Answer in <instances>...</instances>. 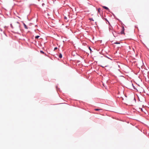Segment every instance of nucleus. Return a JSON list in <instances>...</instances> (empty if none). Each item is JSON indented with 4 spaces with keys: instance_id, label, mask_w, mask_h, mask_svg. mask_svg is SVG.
Listing matches in <instances>:
<instances>
[{
    "instance_id": "20e7f679",
    "label": "nucleus",
    "mask_w": 149,
    "mask_h": 149,
    "mask_svg": "<svg viewBox=\"0 0 149 149\" xmlns=\"http://www.w3.org/2000/svg\"><path fill=\"white\" fill-rule=\"evenodd\" d=\"M102 7L103 8H104L105 9L108 10L109 11V8L107 7H106L104 6H102Z\"/></svg>"
},
{
    "instance_id": "9d476101",
    "label": "nucleus",
    "mask_w": 149,
    "mask_h": 149,
    "mask_svg": "<svg viewBox=\"0 0 149 149\" xmlns=\"http://www.w3.org/2000/svg\"><path fill=\"white\" fill-rule=\"evenodd\" d=\"M56 89H57V91H58V90H59V89H60V88H58L57 86H56Z\"/></svg>"
},
{
    "instance_id": "a211bd4d",
    "label": "nucleus",
    "mask_w": 149,
    "mask_h": 149,
    "mask_svg": "<svg viewBox=\"0 0 149 149\" xmlns=\"http://www.w3.org/2000/svg\"><path fill=\"white\" fill-rule=\"evenodd\" d=\"M89 49L90 50V51L91 52L92 51V50L90 47H89Z\"/></svg>"
},
{
    "instance_id": "6ab92c4d",
    "label": "nucleus",
    "mask_w": 149,
    "mask_h": 149,
    "mask_svg": "<svg viewBox=\"0 0 149 149\" xmlns=\"http://www.w3.org/2000/svg\"><path fill=\"white\" fill-rule=\"evenodd\" d=\"M120 77H123V78H125V77H124V76H123L122 75H121L120 76H119Z\"/></svg>"
},
{
    "instance_id": "7ed1b4c3",
    "label": "nucleus",
    "mask_w": 149,
    "mask_h": 149,
    "mask_svg": "<svg viewBox=\"0 0 149 149\" xmlns=\"http://www.w3.org/2000/svg\"><path fill=\"white\" fill-rule=\"evenodd\" d=\"M144 76V77L145 78L146 81H148V80H147V78H148L149 77V75H145V76H144V75H143Z\"/></svg>"
},
{
    "instance_id": "b1692460",
    "label": "nucleus",
    "mask_w": 149,
    "mask_h": 149,
    "mask_svg": "<svg viewBox=\"0 0 149 149\" xmlns=\"http://www.w3.org/2000/svg\"><path fill=\"white\" fill-rule=\"evenodd\" d=\"M141 110L142 111V109L141 108Z\"/></svg>"
},
{
    "instance_id": "f257e3e1",
    "label": "nucleus",
    "mask_w": 149,
    "mask_h": 149,
    "mask_svg": "<svg viewBox=\"0 0 149 149\" xmlns=\"http://www.w3.org/2000/svg\"><path fill=\"white\" fill-rule=\"evenodd\" d=\"M124 30H125V29H124V27L123 26H122V30L120 32V33L121 34H125V33H124Z\"/></svg>"
},
{
    "instance_id": "dca6fc26",
    "label": "nucleus",
    "mask_w": 149,
    "mask_h": 149,
    "mask_svg": "<svg viewBox=\"0 0 149 149\" xmlns=\"http://www.w3.org/2000/svg\"><path fill=\"white\" fill-rule=\"evenodd\" d=\"M85 75V77H86L87 79H88V78H89V77H87V75Z\"/></svg>"
},
{
    "instance_id": "f8f14e48",
    "label": "nucleus",
    "mask_w": 149,
    "mask_h": 149,
    "mask_svg": "<svg viewBox=\"0 0 149 149\" xmlns=\"http://www.w3.org/2000/svg\"><path fill=\"white\" fill-rule=\"evenodd\" d=\"M89 20L90 21H94V20L92 18H90L89 19Z\"/></svg>"
},
{
    "instance_id": "39448f33",
    "label": "nucleus",
    "mask_w": 149,
    "mask_h": 149,
    "mask_svg": "<svg viewBox=\"0 0 149 149\" xmlns=\"http://www.w3.org/2000/svg\"><path fill=\"white\" fill-rule=\"evenodd\" d=\"M23 25L24 26V28L25 29H28V27H27V26H26V24L25 23H23Z\"/></svg>"
},
{
    "instance_id": "4be33fe9",
    "label": "nucleus",
    "mask_w": 149,
    "mask_h": 149,
    "mask_svg": "<svg viewBox=\"0 0 149 149\" xmlns=\"http://www.w3.org/2000/svg\"><path fill=\"white\" fill-rule=\"evenodd\" d=\"M105 19L108 22H109L107 20V19L106 18H105Z\"/></svg>"
},
{
    "instance_id": "2eb2a0df",
    "label": "nucleus",
    "mask_w": 149,
    "mask_h": 149,
    "mask_svg": "<svg viewBox=\"0 0 149 149\" xmlns=\"http://www.w3.org/2000/svg\"><path fill=\"white\" fill-rule=\"evenodd\" d=\"M57 47H55L54 48V50H56L57 49Z\"/></svg>"
},
{
    "instance_id": "f3484780",
    "label": "nucleus",
    "mask_w": 149,
    "mask_h": 149,
    "mask_svg": "<svg viewBox=\"0 0 149 149\" xmlns=\"http://www.w3.org/2000/svg\"><path fill=\"white\" fill-rule=\"evenodd\" d=\"M64 19H66L67 20V17H66V16H65L64 17Z\"/></svg>"
},
{
    "instance_id": "aec40b11",
    "label": "nucleus",
    "mask_w": 149,
    "mask_h": 149,
    "mask_svg": "<svg viewBox=\"0 0 149 149\" xmlns=\"http://www.w3.org/2000/svg\"><path fill=\"white\" fill-rule=\"evenodd\" d=\"M106 57H107V58H108L109 59H111V60H112V59H111V58H109V57H107V56H106Z\"/></svg>"
},
{
    "instance_id": "9b49d317",
    "label": "nucleus",
    "mask_w": 149,
    "mask_h": 149,
    "mask_svg": "<svg viewBox=\"0 0 149 149\" xmlns=\"http://www.w3.org/2000/svg\"><path fill=\"white\" fill-rule=\"evenodd\" d=\"M40 37V36H37L35 37V38L36 39Z\"/></svg>"
},
{
    "instance_id": "423d86ee",
    "label": "nucleus",
    "mask_w": 149,
    "mask_h": 149,
    "mask_svg": "<svg viewBox=\"0 0 149 149\" xmlns=\"http://www.w3.org/2000/svg\"><path fill=\"white\" fill-rule=\"evenodd\" d=\"M102 109H95V110L96 111H98L100 110H101Z\"/></svg>"
},
{
    "instance_id": "393cba45",
    "label": "nucleus",
    "mask_w": 149,
    "mask_h": 149,
    "mask_svg": "<svg viewBox=\"0 0 149 149\" xmlns=\"http://www.w3.org/2000/svg\"><path fill=\"white\" fill-rule=\"evenodd\" d=\"M1 31H2V29H1Z\"/></svg>"
},
{
    "instance_id": "1a4fd4ad",
    "label": "nucleus",
    "mask_w": 149,
    "mask_h": 149,
    "mask_svg": "<svg viewBox=\"0 0 149 149\" xmlns=\"http://www.w3.org/2000/svg\"><path fill=\"white\" fill-rule=\"evenodd\" d=\"M114 44H120V43L119 42H115L113 43Z\"/></svg>"
},
{
    "instance_id": "6e6552de",
    "label": "nucleus",
    "mask_w": 149,
    "mask_h": 149,
    "mask_svg": "<svg viewBox=\"0 0 149 149\" xmlns=\"http://www.w3.org/2000/svg\"><path fill=\"white\" fill-rule=\"evenodd\" d=\"M132 86L133 87V88L134 89H135V90L136 89V88L134 86L133 84V83H132Z\"/></svg>"
},
{
    "instance_id": "5701e85b",
    "label": "nucleus",
    "mask_w": 149,
    "mask_h": 149,
    "mask_svg": "<svg viewBox=\"0 0 149 149\" xmlns=\"http://www.w3.org/2000/svg\"><path fill=\"white\" fill-rule=\"evenodd\" d=\"M134 100H136V99L135 97L134 98Z\"/></svg>"
},
{
    "instance_id": "ddd939ff",
    "label": "nucleus",
    "mask_w": 149,
    "mask_h": 149,
    "mask_svg": "<svg viewBox=\"0 0 149 149\" xmlns=\"http://www.w3.org/2000/svg\"><path fill=\"white\" fill-rule=\"evenodd\" d=\"M40 52L42 53V54H44L45 53L44 52H43V51H40Z\"/></svg>"
},
{
    "instance_id": "f03ea898",
    "label": "nucleus",
    "mask_w": 149,
    "mask_h": 149,
    "mask_svg": "<svg viewBox=\"0 0 149 149\" xmlns=\"http://www.w3.org/2000/svg\"><path fill=\"white\" fill-rule=\"evenodd\" d=\"M111 28H112L111 26H109V31L110 32H111H111H112V33H113L114 36V37H115L116 36H115V34L113 32Z\"/></svg>"
},
{
    "instance_id": "4468645a",
    "label": "nucleus",
    "mask_w": 149,
    "mask_h": 149,
    "mask_svg": "<svg viewBox=\"0 0 149 149\" xmlns=\"http://www.w3.org/2000/svg\"><path fill=\"white\" fill-rule=\"evenodd\" d=\"M100 8H99L98 9V13H100Z\"/></svg>"
},
{
    "instance_id": "0eeeda50",
    "label": "nucleus",
    "mask_w": 149,
    "mask_h": 149,
    "mask_svg": "<svg viewBox=\"0 0 149 149\" xmlns=\"http://www.w3.org/2000/svg\"><path fill=\"white\" fill-rule=\"evenodd\" d=\"M62 54H60L58 56V57H59V58H62Z\"/></svg>"
},
{
    "instance_id": "412c9836",
    "label": "nucleus",
    "mask_w": 149,
    "mask_h": 149,
    "mask_svg": "<svg viewBox=\"0 0 149 149\" xmlns=\"http://www.w3.org/2000/svg\"><path fill=\"white\" fill-rule=\"evenodd\" d=\"M10 26H11V27L12 28V27H13V26H12V24H10Z\"/></svg>"
}]
</instances>
